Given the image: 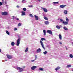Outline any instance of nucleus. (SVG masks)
Masks as SVG:
<instances>
[{"instance_id": "52", "label": "nucleus", "mask_w": 73, "mask_h": 73, "mask_svg": "<svg viewBox=\"0 0 73 73\" xmlns=\"http://www.w3.org/2000/svg\"><path fill=\"white\" fill-rule=\"evenodd\" d=\"M72 46H73V42H72Z\"/></svg>"}, {"instance_id": "18", "label": "nucleus", "mask_w": 73, "mask_h": 73, "mask_svg": "<svg viewBox=\"0 0 73 73\" xmlns=\"http://www.w3.org/2000/svg\"><path fill=\"white\" fill-rule=\"evenodd\" d=\"M63 28L64 30H65V31H68V28H67L65 27H63Z\"/></svg>"}, {"instance_id": "20", "label": "nucleus", "mask_w": 73, "mask_h": 73, "mask_svg": "<svg viewBox=\"0 0 73 73\" xmlns=\"http://www.w3.org/2000/svg\"><path fill=\"white\" fill-rule=\"evenodd\" d=\"M43 33H44V36H45L46 35V31L45 30H43Z\"/></svg>"}, {"instance_id": "26", "label": "nucleus", "mask_w": 73, "mask_h": 73, "mask_svg": "<svg viewBox=\"0 0 73 73\" xmlns=\"http://www.w3.org/2000/svg\"><path fill=\"white\" fill-rule=\"evenodd\" d=\"M44 19L46 20H48V19L47 18L45 17V16H44Z\"/></svg>"}, {"instance_id": "4", "label": "nucleus", "mask_w": 73, "mask_h": 73, "mask_svg": "<svg viewBox=\"0 0 73 73\" xmlns=\"http://www.w3.org/2000/svg\"><path fill=\"white\" fill-rule=\"evenodd\" d=\"M41 52V49L40 48H39L36 51V52L37 53H39L40 52Z\"/></svg>"}, {"instance_id": "23", "label": "nucleus", "mask_w": 73, "mask_h": 73, "mask_svg": "<svg viewBox=\"0 0 73 73\" xmlns=\"http://www.w3.org/2000/svg\"><path fill=\"white\" fill-rule=\"evenodd\" d=\"M69 57H70V58H72L73 57V56L72 55V54H70L69 55Z\"/></svg>"}, {"instance_id": "37", "label": "nucleus", "mask_w": 73, "mask_h": 73, "mask_svg": "<svg viewBox=\"0 0 73 73\" xmlns=\"http://www.w3.org/2000/svg\"><path fill=\"white\" fill-rule=\"evenodd\" d=\"M14 30L15 31H17V29L16 28H15Z\"/></svg>"}, {"instance_id": "9", "label": "nucleus", "mask_w": 73, "mask_h": 73, "mask_svg": "<svg viewBox=\"0 0 73 73\" xmlns=\"http://www.w3.org/2000/svg\"><path fill=\"white\" fill-rule=\"evenodd\" d=\"M62 23L63 24H64V25H68V22L66 21H63L62 22Z\"/></svg>"}, {"instance_id": "12", "label": "nucleus", "mask_w": 73, "mask_h": 73, "mask_svg": "<svg viewBox=\"0 0 73 73\" xmlns=\"http://www.w3.org/2000/svg\"><path fill=\"white\" fill-rule=\"evenodd\" d=\"M37 66H33L32 67H31V69L32 70H35V69L36 68Z\"/></svg>"}, {"instance_id": "47", "label": "nucleus", "mask_w": 73, "mask_h": 73, "mask_svg": "<svg viewBox=\"0 0 73 73\" xmlns=\"http://www.w3.org/2000/svg\"><path fill=\"white\" fill-rule=\"evenodd\" d=\"M5 4H7V1H5Z\"/></svg>"}, {"instance_id": "8", "label": "nucleus", "mask_w": 73, "mask_h": 73, "mask_svg": "<svg viewBox=\"0 0 73 73\" xmlns=\"http://www.w3.org/2000/svg\"><path fill=\"white\" fill-rule=\"evenodd\" d=\"M2 15H7L8 13L7 12H4L1 13Z\"/></svg>"}, {"instance_id": "17", "label": "nucleus", "mask_w": 73, "mask_h": 73, "mask_svg": "<svg viewBox=\"0 0 73 73\" xmlns=\"http://www.w3.org/2000/svg\"><path fill=\"white\" fill-rule=\"evenodd\" d=\"M11 45L12 46H14V45H15V42H11Z\"/></svg>"}, {"instance_id": "5", "label": "nucleus", "mask_w": 73, "mask_h": 73, "mask_svg": "<svg viewBox=\"0 0 73 73\" xmlns=\"http://www.w3.org/2000/svg\"><path fill=\"white\" fill-rule=\"evenodd\" d=\"M41 8L44 11V12H48V10L46 9V8L43 7H41Z\"/></svg>"}, {"instance_id": "50", "label": "nucleus", "mask_w": 73, "mask_h": 73, "mask_svg": "<svg viewBox=\"0 0 73 73\" xmlns=\"http://www.w3.org/2000/svg\"><path fill=\"white\" fill-rule=\"evenodd\" d=\"M37 32L36 31V33H35V34H37Z\"/></svg>"}, {"instance_id": "40", "label": "nucleus", "mask_w": 73, "mask_h": 73, "mask_svg": "<svg viewBox=\"0 0 73 73\" xmlns=\"http://www.w3.org/2000/svg\"><path fill=\"white\" fill-rule=\"evenodd\" d=\"M20 6H19V5H17V8H20Z\"/></svg>"}, {"instance_id": "10", "label": "nucleus", "mask_w": 73, "mask_h": 73, "mask_svg": "<svg viewBox=\"0 0 73 73\" xmlns=\"http://www.w3.org/2000/svg\"><path fill=\"white\" fill-rule=\"evenodd\" d=\"M35 18L36 20H38V16L35 15H34Z\"/></svg>"}, {"instance_id": "42", "label": "nucleus", "mask_w": 73, "mask_h": 73, "mask_svg": "<svg viewBox=\"0 0 73 73\" xmlns=\"http://www.w3.org/2000/svg\"><path fill=\"white\" fill-rule=\"evenodd\" d=\"M24 1H25V0H22V3H24Z\"/></svg>"}, {"instance_id": "19", "label": "nucleus", "mask_w": 73, "mask_h": 73, "mask_svg": "<svg viewBox=\"0 0 73 73\" xmlns=\"http://www.w3.org/2000/svg\"><path fill=\"white\" fill-rule=\"evenodd\" d=\"M60 69V67H58L56 68H55L56 70H58V69Z\"/></svg>"}, {"instance_id": "48", "label": "nucleus", "mask_w": 73, "mask_h": 73, "mask_svg": "<svg viewBox=\"0 0 73 73\" xmlns=\"http://www.w3.org/2000/svg\"><path fill=\"white\" fill-rule=\"evenodd\" d=\"M71 71H73V68H71Z\"/></svg>"}, {"instance_id": "14", "label": "nucleus", "mask_w": 73, "mask_h": 73, "mask_svg": "<svg viewBox=\"0 0 73 73\" xmlns=\"http://www.w3.org/2000/svg\"><path fill=\"white\" fill-rule=\"evenodd\" d=\"M22 14L21 16H25V13L24 11H21Z\"/></svg>"}, {"instance_id": "15", "label": "nucleus", "mask_w": 73, "mask_h": 73, "mask_svg": "<svg viewBox=\"0 0 73 73\" xmlns=\"http://www.w3.org/2000/svg\"><path fill=\"white\" fill-rule=\"evenodd\" d=\"M64 13L65 15H67L68 14V11L66 10H64Z\"/></svg>"}, {"instance_id": "43", "label": "nucleus", "mask_w": 73, "mask_h": 73, "mask_svg": "<svg viewBox=\"0 0 73 73\" xmlns=\"http://www.w3.org/2000/svg\"><path fill=\"white\" fill-rule=\"evenodd\" d=\"M13 20L15 19V17L14 16L13 17Z\"/></svg>"}, {"instance_id": "29", "label": "nucleus", "mask_w": 73, "mask_h": 73, "mask_svg": "<svg viewBox=\"0 0 73 73\" xmlns=\"http://www.w3.org/2000/svg\"><path fill=\"white\" fill-rule=\"evenodd\" d=\"M38 69L39 70H41V71H43V70L44 69L41 68H39Z\"/></svg>"}, {"instance_id": "13", "label": "nucleus", "mask_w": 73, "mask_h": 73, "mask_svg": "<svg viewBox=\"0 0 73 73\" xmlns=\"http://www.w3.org/2000/svg\"><path fill=\"white\" fill-rule=\"evenodd\" d=\"M65 6H66V5H60V7L61 8H64L65 7Z\"/></svg>"}, {"instance_id": "32", "label": "nucleus", "mask_w": 73, "mask_h": 73, "mask_svg": "<svg viewBox=\"0 0 73 73\" xmlns=\"http://www.w3.org/2000/svg\"><path fill=\"white\" fill-rule=\"evenodd\" d=\"M47 53V51H45L44 52H43V54H46Z\"/></svg>"}, {"instance_id": "3", "label": "nucleus", "mask_w": 73, "mask_h": 73, "mask_svg": "<svg viewBox=\"0 0 73 73\" xmlns=\"http://www.w3.org/2000/svg\"><path fill=\"white\" fill-rule=\"evenodd\" d=\"M40 43L42 48H43L44 50H45V47H44V44L43 43V42H42V41L41 40H40Z\"/></svg>"}, {"instance_id": "45", "label": "nucleus", "mask_w": 73, "mask_h": 73, "mask_svg": "<svg viewBox=\"0 0 73 73\" xmlns=\"http://www.w3.org/2000/svg\"><path fill=\"white\" fill-rule=\"evenodd\" d=\"M39 2H40L41 1V0H38Z\"/></svg>"}, {"instance_id": "51", "label": "nucleus", "mask_w": 73, "mask_h": 73, "mask_svg": "<svg viewBox=\"0 0 73 73\" xmlns=\"http://www.w3.org/2000/svg\"><path fill=\"white\" fill-rule=\"evenodd\" d=\"M1 52V49H0V52Z\"/></svg>"}, {"instance_id": "35", "label": "nucleus", "mask_w": 73, "mask_h": 73, "mask_svg": "<svg viewBox=\"0 0 73 73\" xmlns=\"http://www.w3.org/2000/svg\"><path fill=\"white\" fill-rule=\"evenodd\" d=\"M30 17H33V15H32V14H30Z\"/></svg>"}, {"instance_id": "2", "label": "nucleus", "mask_w": 73, "mask_h": 73, "mask_svg": "<svg viewBox=\"0 0 73 73\" xmlns=\"http://www.w3.org/2000/svg\"><path fill=\"white\" fill-rule=\"evenodd\" d=\"M16 69H17V70H19V72H23V71L24 70V69H23V68L19 67H17L16 68Z\"/></svg>"}, {"instance_id": "53", "label": "nucleus", "mask_w": 73, "mask_h": 73, "mask_svg": "<svg viewBox=\"0 0 73 73\" xmlns=\"http://www.w3.org/2000/svg\"><path fill=\"white\" fill-rule=\"evenodd\" d=\"M6 7H7V8H8V5H6Z\"/></svg>"}, {"instance_id": "11", "label": "nucleus", "mask_w": 73, "mask_h": 73, "mask_svg": "<svg viewBox=\"0 0 73 73\" xmlns=\"http://www.w3.org/2000/svg\"><path fill=\"white\" fill-rule=\"evenodd\" d=\"M58 36L59 37L60 40H62V36L61 35V34H59Z\"/></svg>"}, {"instance_id": "16", "label": "nucleus", "mask_w": 73, "mask_h": 73, "mask_svg": "<svg viewBox=\"0 0 73 73\" xmlns=\"http://www.w3.org/2000/svg\"><path fill=\"white\" fill-rule=\"evenodd\" d=\"M45 23L46 25H48L49 24V22L48 21H46L45 22Z\"/></svg>"}, {"instance_id": "49", "label": "nucleus", "mask_w": 73, "mask_h": 73, "mask_svg": "<svg viewBox=\"0 0 73 73\" xmlns=\"http://www.w3.org/2000/svg\"><path fill=\"white\" fill-rule=\"evenodd\" d=\"M65 48H66V50H67V49H68V48H67V47H65Z\"/></svg>"}, {"instance_id": "44", "label": "nucleus", "mask_w": 73, "mask_h": 73, "mask_svg": "<svg viewBox=\"0 0 73 73\" xmlns=\"http://www.w3.org/2000/svg\"><path fill=\"white\" fill-rule=\"evenodd\" d=\"M59 44H60V45H61V44H62V42H59Z\"/></svg>"}, {"instance_id": "30", "label": "nucleus", "mask_w": 73, "mask_h": 73, "mask_svg": "<svg viewBox=\"0 0 73 73\" xmlns=\"http://www.w3.org/2000/svg\"><path fill=\"white\" fill-rule=\"evenodd\" d=\"M23 10L24 11H27V9L25 8H23Z\"/></svg>"}, {"instance_id": "7", "label": "nucleus", "mask_w": 73, "mask_h": 73, "mask_svg": "<svg viewBox=\"0 0 73 73\" xmlns=\"http://www.w3.org/2000/svg\"><path fill=\"white\" fill-rule=\"evenodd\" d=\"M7 57L8 59H11L12 58V56L9 55L7 54Z\"/></svg>"}, {"instance_id": "21", "label": "nucleus", "mask_w": 73, "mask_h": 73, "mask_svg": "<svg viewBox=\"0 0 73 73\" xmlns=\"http://www.w3.org/2000/svg\"><path fill=\"white\" fill-rule=\"evenodd\" d=\"M41 40L42 41H44H44H46V39H45V38H42L41 39Z\"/></svg>"}, {"instance_id": "25", "label": "nucleus", "mask_w": 73, "mask_h": 73, "mask_svg": "<svg viewBox=\"0 0 73 73\" xmlns=\"http://www.w3.org/2000/svg\"><path fill=\"white\" fill-rule=\"evenodd\" d=\"M6 33L7 35H9V34H10L9 32L8 31H6Z\"/></svg>"}, {"instance_id": "41", "label": "nucleus", "mask_w": 73, "mask_h": 73, "mask_svg": "<svg viewBox=\"0 0 73 73\" xmlns=\"http://www.w3.org/2000/svg\"><path fill=\"white\" fill-rule=\"evenodd\" d=\"M29 7H33V6H32V5H31L30 6H29Z\"/></svg>"}, {"instance_id": "38", "label": "nucleus", "mask_w": 73, "mask_h": 73, "mask_svg": "<svg viewBox=\"0 0 73 73\" xmlns=\"http://www.w3.org/2000/svg\"><path fill=\"white\" fill-rule=\"evenodd\" d=\"M35 60H35H35H31V62H34V61H35Z\"/></svg>"}, {"instance_id": "54", "label": "nucleus", "mask_w": 73, "mask_h": 73, "mask_svg": "<svg viewBox=\"0 0 73 73\" xmlns=\"http://www.w3.org/2000/svg\"><path fill=\"white\" fill-rule=\"evenodd\" d=\"M5 61H7V59L5 60Z\"/></svg>"}, {"instance_id": "24", "label": "nucleus", "mask_w": 73, "mask_h": 73, "mask_svg": "<svg viewBox=\"0 0 73 73\" xmlns=\"http://www.w3.org/2000/svg\"><path fill=\"white\" fill-rule=\"evenodd\" d=\"M71 66H72V65H71V64H70L69 65H68L67 66V68H70V67H71Z\"/></svg>"}, {"instance_id": "1", "label": "nucleus", "mask_w": 73, "mask_h": 73, "mask_svg": "<svg viewBox=\"0 0 73 73\" xmlns=\"http://www.w3.org/2000/svg\"><path fill=\"white\" fill-rule=\"evenodd\" d=\"M21 34L17 35V36L19 38L17 42L16 45L17 46H19L20 45V41L21 40V38H21Z\"/></svg>"}, {"instance_id": "27", "label": "nucleus", "mask_w": 73, "mask_h": 73, "mask_svg": "<svg viewBox=\"0 0 73 73\" xmlns=\"http://www.w3.org/2000/svg\"><path fill=\"white\" fill-rule=\"evenodd\" d=\"M66 21H67V22H69V19H68V18H67V17H66Z\"/></svg>"}, {"instance_id": "39", "label": "nucleus", "mask_w": 73, "mask_h": 73, "mask_svg": "<svg viewBox=\"0 0 73 73\" xmlns=\"http://www.w3.org/2000/svg\"><path fill=\"white\" fill-rule=\"evenodd\" d=\"M15 19L17 20H19V18H17V17L15 18Z\"/></svg>"}, {"instance_id": "34", "label": "nucleus", "mask_w": 73, "mask_h": 73, "mask_svg": "<svg viewBox=\"0 0 73 73\" xmlns=\"http://www.w3.org/2000/svg\"><path fill=\"white\" fill-rule=\"evenodd\" d=\"M64 20H63L62 19H60V22H61L62 23V22H63V21Z\"/></svg>"}, {"instance_id": "33", "label": "nucleus", "mask_w": 73, "mask_h": 73, "mask_svg": "<svg viewBox=\"0 0 73 73\" xmlns=\"http://www.w3.org/2000/svg\"><path fill=\"white\" fill-rule=\"evenodd\" d=\"M21 25V23H19L18 25V27H20Z\"/></svg>"}, {"instance_id": "46", "label": "nucleus", "mask_w": 73, "mask_h": 73, "mask_svg": "<svg viewBox=\"0 0 73 73\" xmlns=\"http://www.w3.org/2000/svg\"><path fill=\"white\" fill-rule=\"evenodd\" d=\"M59 26L60 28H61V27H62V26H61V25H60Z\"/></svg>"}, {"instance_id": "22", "label": "nucleus", "mask_w": 73, "mask_h": 73, "mask_svg": "<svg viewBox=\"0 0 73 73\" xmlns=\"http://www.w3.org/2000/svg\"><path fill=\"white\" fill-rule=\"evenodd\" d=\"M28 51V47H27L26 48V49L25 51V53H26V52H27Z\"/></svg>"}, {"instance_id": "6", "label": "nucleus", "mask_w": 73, "mask_h": 73, "mask_svg": "<svg viewBox=\"0 0 73 73\" xmlns=\"http://www.w3.org/2000/svg\"><path fill=\"white\" fill-rule=\"evenodd\" d=\"M47 33H49V34H50V35H52V31L51 30H48L47 31Z\"/></svg>"}, {"instance_id": "36", "label": "nucleus", "mask_w": 73, "mask_h": 73, "mask_svg": "<svg viewBox=\"0 0 73 73\" xmlns=\"http://www.w3.org/2000/svg\"><path fill=\"white\" fill-rule=\"evenodd\" d=\"M35 60H36V59H37V55H35Z\"/></svg>"}, {"instance_id": "31", "label": "nucleus", "mask_w": 73, "mask_h": 73, "mask_svg": "<svg viewBox=\"0 0 73 73\" xmlns=\"http://www.w3.org/2000/svg\"><path fill=\"white\" fill-rule=\"evenodd\" d=\"M53 4H58V2H54L53 3Z\"/></svg>"}, {"instance_id": "28", "label": "nucleus", "mask_w": 73, "mask_h": 73, "mask_svg": "<svg viewBox=\"0 0 73 73\" xmlns=\"http://www.w3.org/2000/svg\"><path fill=\"white\" fill-rule=\"evenodd\" d=\"M56 27L57 28V29H60V26H59L57 25L56 26Z\"/></svg>"}]
</instances>
